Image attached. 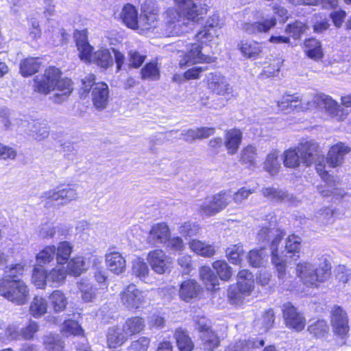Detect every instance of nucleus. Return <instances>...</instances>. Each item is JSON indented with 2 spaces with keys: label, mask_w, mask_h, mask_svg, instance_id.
I'll use <instances>...</instances> for the list:
<instances>
[{
  "label": "nucleus",
  "mask_w": 351,
  "mask_h": 351,
  "mask_svg": "<svg viewBox=\"0 0 351 351\" xmlns=\"http://www.w3.org/2000/svg\"><path fill=\"white\" fill-rule=\"evenodd\" d=\"M47 309V300L42 297L35 296L30 303L29 313L34 317H38L46 313Z\"/></svg>",
  "instance_id": "nucleus-41"
},
{
  "label": "nucleus",
  "mask_w": 351,
  "mask_h": 351,
  "mask_svg": "<svg viewBox=\"0 0 351 351\" xmlns=\"http://www.w3.org/2000/svg\"><path fill=\"white\" fill-rule=\"evenodd\" d=\"M308 331L317 339L324 337L329 331V326L324 319H318L308 326Z\"/></svg>",
  "instance_id": "nucleus-42"
},
{
  "label": "nucleus",
  "mask_w": 351,
  "mask_h": 351,
  "mask_svg": "<svg viewBox=\"0 0 351 351\" xmlns=\"http://www.w3.org/2000/svg\"><path fill=\"white\" fill-rule=\"evenodd\" d=\"M295 148L300 155L302 163L306 166L311 165L319 155L318 145L313 140L303 139Z\"/></svg>",
  "instance_id": "nucleus-16"
},
{
  "label": "nucleus",
  "mask_w": 351,
  "mask_h": 351,
  "mask_svg": "<svg viewBox=\"0 0 351 351\" xmlns=\"http://www.w3.org/2000/svg\"><path fill=\"white\" fill-rule=\"evenodd\" d=\"M189 246L191 250L202 256L210 257L215 254V246L199 240H192L189 243Z\"/></svg>",
  "instance_id": "nucleus-36"
},
{
  "label": "nucleus",
  "mask_w": 351,
  "mask_h": 351,
  "mask_svg": "<svg viewBox=\"0 0 351 351\" xmlns=\"http://www.w3.org/2000/svg\"><path fill=\"white\" fill-rule=\"evenodd\" d=\"M263 339L239 340L229 346L228 351H252V349L263 346Z\"/></svg>",
  "instance_id": "nucleus-35"
},
{
  "label": "nucleus",
  "mask_w": 351,
  "mask_h": 351,
  "mask_svg": "<svg viewBox=\"0 0 351 351\" xmlns=\"http://www.w3.org/2000/svg\"><path fill=\"white\" fill-rule=\"evenodd\" d=\"M301 157L296 148L289 149L285 151L283 154V164L288 168H296L299 167Z\"/></svg>",
  "instance_id": "nucleus-44"
},
{
  "label": "nucleus",
  "mask_w": 351,
  "mask_h": 351,
  "mask_svg": "<svg viewBox=\"0 0 351 351\" xmlns=\"http://www.w3.org/2000/svg\"><path fill=\"white\" fill-rule=\"evenodd\" d=\"M56 254V246L49 245L41 250L36 256L37 262L39 264H46L51 262Z\"/></svg>",
  "instance_id": "nucleus-57"
},
{
  "label": "nucleus",
  "mask_w": 351,
  "mask_h": 351,
  "mask_svg": "<svg viewBox=\"0 0 351 351\" xmlns=\"http://www.w3.org/2000/svg\"><path fill=\"white\" fill-rule=\"evenodd\" d=\"M150 343L149 339L147 337H141L136 341L131 343L128 351H146Z\"/></svg>",
  "instance_id": "nucleus-64"
},
{
  "label": "nucleus",
  "mask_w": 351,
  "mask_h": 351,
  "mask_svg": "<svg viewBox=\"0 0 351 351\" xmlns=\"http://www.w3.org/2000/svg\"><path fill=\"white\" fill-rule=\"evenodd\" d=\"M171 259L162 250H155V272L165 273L171 267Z\"/></svg>",
  "instance_id": "nucleus-39"
},
{
  "label": "nucleus",
  "mask_w": 351,
  "mask_h": 351,
  "mask_svg": "<svg viewBox=\"0 0 351 351\" xmlns=\"http://www.w3.org/2000/svg\"><path fill=\"white\" fill-rule=\"evenodd\" d=\"M32 282L37 288L42 289L47 283V273L42 267H35L32 274Z\"/></svg>",
  "instance_id": "nucleus-58"
},
{
  "label": "nucleus",
  "mask_w": 351,
  "mask_h": 351,
  "mask_svg": "<svg viewBox=\"0 0 351 351\" xmlns=\"http://www.w3.org/2000/svg\"><path fill=\"white\" fill-rule=\"evenodd\" d=\"M308 29V26L305 23L296 21L287 26L286 32L294 39H298L300 38Z\"/></svg>",
  "instance_id": "nucleus-53"
},
{
  "label": "nucleus",
  "mask_w": 351,
  "mask_h": 351,
  "mask_svg": "<svg viewBox=\"0 0 351 351\" xmlns=\"http://www.w3.org/2000/svg\"><path fill=\"white\" fill-rule=\"evenodd\" d=\"M262 193L264 197L273 200L287 202L291 204H295L296 199L293 195L288 193L278 188L274 187H265L263 188Z\"/></svg>",
  "instance_id": "nucleus-26"
},
{
  "label": "nucleus",
  "mask_w": 351,
  "mask_h": 351,
  "mask_svg": "<svg viewBox=\"0 0 351 351\" xmlns=\"http://www.w3.org/2000/svg\"><path fill=\"white\" fill-rule=\"evenodd\" d=\"M319 193L324 197H328L330 195L343 197L344 195L343 191L339 189L336 184L331 185L326 182L324 186H318Z\"/></svg>",
  "instance_id": "nucleus-59"
},
{
  "label": "nucleus",
  "mask_w": 351,
  "mask_h": 351,
  "mask_svg": "<svg viewBox=\"0 0 351 351\" xmlns=\"http://www.w3.org/2000/svg\"><path fill=\"white\" fill-rule=\"evenodd\" d=\"M66 276V271L63 266H58L47 273V282L56 287L63 283Z\"/></svg>",
  "instance_id": "nucleus-40"
},
{
  "label": "nucleus",
  "mask_w": 351,
  "mask_h": 351,
  "mask_svg": "<svg viewBox=\"0 0 351 351\" xmlns=\"http://www.w3.org/2000/svg\"><path fill=\"white\" fill-rule=\"evenodd\" d=\"M300 243H301V239L295 236L294 234L289 236L286 241L285 246V251L282 252V256H280L279 254V256L280 258H282V259L285 261V264L286 265V260L284 259L285 256H287V254H293V256H295L296 254H298L300 249ZM286 274L284 276L283 278H281L283 280L285 277Z\"/></svg>",
  "instance_id": "nucleus-37"
},
{
  "label": "nucleus",
  "mask_w": 351,
  "mask_h": 351,
  "mask_svg": "<svg viewBox=\"0 0 351 351\" xmlns=\"http://www.w3.org/2000/svg\"><path fill=\"white\" fill-rule=\"evenodd\" d=\"M276 24V19L271 17L259 22H243L241 24V29L247 34L258 35L268 32Z\"/></svg>",
  "instance_id": "nucleus-17"
},
{
  "label": "nucleus",
  "mask_w": 351,
  "mask_h": 351,
  "mask_svg": "<svg viewBox=\"0 0 351 351\" xmlns=\"http://www.w3.org/2000/svg\"><path fill=\"white\" fill-rule=\"evenodd\" d=\"M350 148L343 143L333 145L328 152L326 158L327 163L330 167H336L343 162L344 156L348 154Z\"/></svg>",
  "instance_id": "nucleus-19"
},
{
  "label": "nucleus",
  "mask_w": 351,
  "mask_h": 351,
  "mask_svg": "<svg viewBox=\"0 0 351 351\" xmlns=\"http://www.w3.org/2000/svg\"><path fill=\"white\" fill-rule=\"evenodd\" d=\"M132 273L141 280L145 281L148 277L149 269L143 258H137L133 261Z\"/></svg>",
  "instance_id": "nucleus-49"
},
{
  "label": "nucleus",
  "mask_w": 351,
  "mask_h": 351,
  "mask_svg": "<svg viewBox=\"0 0 351 351\" xmlns=\"http://www.w3.org/2000/svg\"><path fill=\"white\" fill-rule=\"evenodd\" d=\"M226 256L229 261L232 264H239L243 255V245L240 244L231 245L226 251Z\"/></svg>",
  "instance_id": "nucleus-50"
},
{
  "label": "nucleus",
  "mask_w": 351,
  "mask_h": 351,
  "mask_svg": "<svg viewBox=\"0 0 351 351\" xmlns=\"http://www.w3.org/2000/svg\"><path fill=\"white\" fill-rule=\"evenodd\" d=\"M223 25V20L220 19L218 13H215L210 16L206 21L204 29L199 31L196 37L198 40L206 39L207 40H212L213 36L209 32V28L219 27L221 28Z\"/></svg>",
  "instance_id": "nucleus-27"
},
{
  "label": "nucleus",
  "mask_w": 351,
  "mask_h": 351,
  "mask_svg": "<svg viewBox=\"0 0 351 351\" xmlns=\"http://www.w3.org/2000/svg\"><path fill=\"white\" fill-rule=\"evenodd\" d=\"M79 56L84 62H93L102 69H108L113 64V58L109 49L98 50L92 54L93 47L89 45L86 34L76 31L74 33Z\"/></svg>",
  "instance_id": "nucleus-4"
},
{
  "label": "nucleus",
  "mask_w": 351,
  "mask_h": 351,
  "mask_svg": "<svg viewBox=\"0 0 351 351\" xmlns=\"http://www.w3.org/2000/svg\"><path fill=\"white\" fill-rule=\"evenodd\" d=\"M202 291L200 285L194 280L184 281L180 287V298L187 302L198 297Z\"/></svg>",
  "instance_id": "nucleus-21"
},
{
  "label": "nucleus",
  "mask_w": 351,
  "mask_h": 351,
  "mask_svg": "<svg viewBox=\"0 0 351 351\" xmlns=\"http://www.w3.org/2000/svg\"><path fill=\"white\" fill-rule=\"evenodd\" d=\"M254 192L255 189H249L246 187H242L232 195L231 200L232 199L236 204H241L244 200L247 199L250 195Z\"/></svg>",
  "instance_id": "nucleus-63"
},
{
  "label": "nucleus",
  "mask_w": 351,
  "mask_h": 351,
  "mask_svg": "<svg viewBox=\"0 0 351 351\" xmlns=\"http://www.w3.org/2000/svg\"><path fill=\"white\" fill-rule=\"evenodd\" d=\"M169 236V229L166 223H158L155 226V241L166 243Z\"/></svg>",
  "instance_id": "nucleus-60"
},
{
  "label": "nucleus",
  "mask_w": 351,
  "mask_h": 351,
  "mask_svg": "<svg viewBox=\"0 0 351 351\" xmlns=\"http://www.w3.org/2000/svg\"><path fill=\"white\" fill-rule=\"evenodd\" d=\"M254 285L253 274L247 269L241 270L237 276V287H230L228 297L234 303L240 302L242 299L250 295Z\"/></svg>",
  "instance_id": "nucleus-9"
},
{
  "label": "nucleus",
  "mask_w": 351,
  "mask_h": 351,
  "mask_svg": "<svg viewBox=\"0 0 351 351\" xmlns=\"http://www.w3.org/2000/svg\"><path fill=\"white\" fill-rule=\"evenodd\" d=\"M59 227L56 226L53 223H46L39 227L38 234L43 239L51 238L54 237Z\"/></svg>",
  "instance_id": "nucleus-62"
},
{
  "label": "nucleus",
  "mask_w": 351,
  "mask_h": 351,
  "mask_svg": "<svg viewBox=\"0 0 351 351\" xmlns=\"http://www.w3.org/2000/svg\"><path fill=\"white\" fill-rule=\"evenodd\" d=\"M144 327V321L140 317H132L127 319L122 326L123 330L128 338L141 332Z\"/></svg>",
  "instance_id": "nucleus-33"
},
{
  "label": "nucleus",
  "mask_w": 351,
  "mask_h": 351,
  "mask_svg": "<svg viewBox=\"0 0 351 351\" xmlns=\"http://www.w3.org/2000/svg\"><path fill=\"white\" fill-rule=\"evenodd\" d=\"M281 111L306 110L313 108L324 110L327 114L337 121H343L351 108V95L341 97V105H339L330 97L324 94L300 97L298 95H285L282 101L278 102Z\"/></svg>",
  "instance_id": "nucleus-1"
},
{
  "label": "nucleus",
  "mask_w": 351,
  "mask_h": 351,
  "mask_svg": "<svg viewBox=\"0 0 351 351\" xmlns=\"http://www.w3.org/2000/svg\"><path fill=\"white\" fill-rule=\"evenodd\" d=\"M56 93L53 96L54 102L61 103L64 101L72 92V82L68 78H60L55 83Z\"/></svg>",
  "instance_id": "nucleus-24"
},
{
  "label": "nucleus",
  "mask_w": 351,
  "mask_h": 351,
  "mask_svg": "<svg viewBox=\"0 0 351 351\" xmlns=\"http://www.w3.org/2000/svg\"><path fill=\"white\" fill-rule=\"evenodd\" d=\"M39 330V326L35 321H29L28 324L23 328H21V335L22 340H32L34 338L36 333Z\"/></svg>",
  "instance_id": "nucleus-61"
},
{
  "label": "nucleus",
  "mask_w": 351,
  "mask_h": 351,
  "mask_svg": "<svg viewBox=\"0 0 351 351\" xmlns=\"http://www.w3.org/2000/svg\"><path fill=\"white\" fill-rule=\"evenodd\" d=\"M106 263L112 273L120 275L125 271V260L119 252L113 251L106 255Z\"/></svg>",
  "instance_id": "nucleus-20"
},
{
  "label": "nucleus",
  "mask_w": 351,
  "mask_h": 351,
  "mask_svg": "<svg viewBox=\"0 0 351 351\" xmlns=\"http://www.w3.org/2000/svg\"><path fill=\"white\" fill-rule=\"evenodd\" d=\"M274 220L269 222V226H263L257 234V239L260 243L271 242V261L274 265L279 278H283L285 275V264L282 258L279 256L278 245L285 236V232L276 228Z\"/></svg>",
  "instance_id": "nucleus-3"
},
{
  "label": "nucleus",
  "mask_w": 351,
  "mask_h": 351,
  "mask_svg": "<svg viewBox=\"0 0 351 351\" xmlns=\"http://www.w3.org/2000/svg\"><path fill=\"white\" fill-rule=\"evenodd\" d=\"M256 148L252 145H247L241 152L240 161L249 167H254L256 165Z\"/></svg>",
  "instance_id": "nucleus-48"
},
{
  "label": "nucleus",
  "mask_w": 351,
  "mask_h": 351,
  "mask_svg": "<svg viewBox=\"0 0 351 351\" xmlns=\"http://www.w3.org/2000/svg\"><path fill=\"white\" fill-rule=\"evenodd\" d=\"M123 328L111 327L108 330L107 343L110 348H117L122 346L128 339Z\"/></svg>",
  "instance_id": "nucleus-30"
},
{
  "label": "nucleus",
  "mask_w": 351,
  "mask_h": 351,
  "mask_svg": "<svg viewBox=\"0 0 351 351\" xmlns=\"http://www.w3.org/2000/svg\"><path fill=\"white\" fill-rule=\"evenodd\" d=\"M202 48L199 44L195 43L191 45V49L180 60V66L183 67L204 62H208L210 58L204 56L202 53Z\"/></svg>",
  "instance_id": "nucleus-18"
},
{
  "label": "nucleus",
  "mask_w": 351,
  "mask_h": 351,
  "mask_svg": "<svg viewBox=\"0 0 351 351\" xmlns=\"http://www.w3.org/2000/svg\"><path fill=\"white\" fill-rule=\"evenodd\" d=\"M85 269V263L82 256L74 257L68 263L69 272L73 276H80Z\"/></svg>",
  "instance_id": "nucleus-54"
},
{
  "label": "nucleus",
  "mask_w": 351,
  "mask_h": 351,
  "mask_svg": "<svg viewBox=\"0 0 351 351\" xmlns=\"http://www.w3.org/2000/svg\"><path fill=\"white\" fill-rule=\"evenodd\" d=\"M242 132L238 129H231L226 133L225 145L228 154H235L241 143Z\"/></svg>",
  "instance_id": "nucleus-31"
},
{
  "label": "nucleus",
  "mask_w": 351,
  "mask_h": 351,
  "mask_svg": "<svg viewBox=\"0 0 351 351\" xmlns=\"http://www.w3.org/2000/svg\"><path fill=\"white\" fill-rule=\"evenodd\" d=\"M330 266L326 259L319 263L300 262L297 265L296 274L307 287H317L330 276Z\"/></svg>",
  "instance_id": "nucleus-5"
},
{
  "label": "nucleus",
  "mask_w": 351,
  "mask_h": 351,
  "mask_svg": "<svg viewBox=\"0 0 351 351\" xmlns=\"http://www.w3.org/2000/svg\"><path fill=\"white\" fill-rule=\"evenodd\" d=\"M145 296V292L131 284L121 293V302L127 309L133 311L143 304Z\"/></svg>",
  "instance_id": "nucleus-15"
},
{
  "label": "nucleus",
  "mask_w": 351,
  "mask_h": 351,
  "mask_svg": "<svg viewBox=\"0 0 351 351\" xmlns=\"http://www.w3.org/2000/svg\"><path fill=\"white\" fill-rule=\"evenodd\" d=\"M40 64L37 58H27L20 64V72L23 76H29L35 73L39 69Z\"/></svg>",
  "instance_id": "nucleus-47"
},
{
  "label": "nucleus",
  "mask_w": 351,
  "mask_h": 351,
  "mask_svg": "<svg viewBox=\"0 0 351 351\" xmlns=\"http://www.w3.org/2000/svg\"><path fill=\"white\" fill-rule=\"evenodd\" d=\"M61 333L64 336L80 335L83 333V330L79 324L74 320H66L62 325Z\"/></svg>",
  "instance_id": "nucleus-52"
},
{
  "label": "nucleus",
  "mask_w": 351,
  "mask_h": 351,
  "mask_svg": "<svg viewBox=\"0 0 351 351\" xmlns=\"http://www.w3.org/2000/svg\"><path fill=\"white\" fill-rule=\"evenodd\" d=\"M208 88L218 95L226 97V101L232 97V87L227 78L219 73H210L206 76Z\"/></svg>",
  "instance_id": "nucleus-13"
},
{
  "label": "nucleus",
  "mask_w": 351,
  "mask_h": 351,
  "mask_svg": "<svg viewBox=\"0 0 351 351\" xmlns=\"http://www.w3.org/2000/svg\"><path fill=\"white\" fill-rule=\"evenodd\" d=\"M263 165L264 169L271 175H274L278 172L280 163L278 161L277 151L273 150L267 154Z\"/></svg>",
  "instance_id": "nucleus-43"
},
{
  "label": "nucleus",
  "mask_w": 351,
  "mask_h": 351,
  "mask_svg": "<svg viewBox=\"0 0 351 351\" xmlns=\"http://www.w3.org/2000/svg\"><path fill=\"white\" fill-rule=\"evenodd\" d=\"M141 15L140 24L141 31L149 30L154 23V1L153 0H145L141 5Z\"/></svg>",
  "instance_id": "nucleus-25"
},
{
  "label": "nucleus",
  "mask_w": 351,
  "mask_h": 351,
  "mask_svg": "<svg viewBox=\"0 0 351 351\" xmlns=\"http://www.w3.org/2000/svg\"><path fill=\"white\" fill-rule=\"evenodd\" d=\"M219 278L223 280H228L232 275V268L224 261H217L213 264Z\"/></svg>",
  "instance_id": "nucleus-55"
},
{
  "label": "nucleus",
  "mask_w": 351,
  "mask_h": 351,
  "mask_svg": "<svg viewBox=\"0 0 351 351\" xmlns=\"http://www.w3.org/2000/svg\"><path fill=\"white\" fill-rule=\"evenodd\" d=\"M330 324L336 344L345 345L349 337L350 326L346 311L339 306H335L330 312Z\"/></svg>",
  "instance_id": "nucleus-7"
},
{
  "label": "nucleus",
  "mask_w": 351,
  "mask_h": 351,
  "mask_svg": "<svg viewBox=\"0 0 351 351\" xmlns=\"http://www.w3.org/2000/svg\"><path fill=\"white\" fill-rule=\"evenodd\" d=\"M41 197L47 204L62 205L77 199V193L71 185H61L45 191Z\"/></svg>",
  "instance_id": "nucleus-11"
},
{
  "label": "nucleus",
  "mask_w": 351,
  "mask_h": 351,
  "mask_svg": "<svg viewBox=\"0 0 351 351\" xmlns=\"http://www.w3.org/2000/svg\"><path fill=\"white\" fill-rule=\"evenodd\" d=\"M179 19L173 26L177 34L187 32L195 23H198L207 12V5L195 1L176 0Z\"/></svg>",
  "instance_id": "nucleus-2"
},
{
  "label": "nucleus",
  "mask_w": 351,
  "mask_h": 351,
  "mask_svg": "<svg viewBox=\"0 0 351 351\" xmlns=\"http://www.w3.org/2000/svg\"><path fill=\"white\" fill-rule=\"evenodd\" d=\"M73 245L68 241H61L56 247V259L59 265L66 263L73 251Z\"/></svg>",
  "instance_id": "nucleus-34"
},
{
  "label": "nucleus",
  "mask_w": 351,
  "mask_h": 351,
  "mask_svg": "<svg viewBox=\"0 0 351 351\" xmlns=\"http://www.w3.org/2000/svg\"><path fill=\"white\" fill-rule=\"evenodd\" d=\"M61 76V71L56 67H49L43 75H36L34 80L35 91L47 95L56 88L55 83Z\"/></svg>",
  "instance_id": "nucleus-12"
},
{
  "label": "nucleus",
  "mask_w": 351,
  "mask_h": 351,
  "mask_svg": "<svg viewBox=\"0 0 351 351\" xmlns=\"http://www.w3.org/2000/svg\"><path fill=\"white\" fill-rule=\"evenodd\" d=\"M177 346L180 351H191L193 343L185 331L178 329L174 334Z\"/></svg>",
  "instance_id": "nucleus-45"
},
{
  "label": "nucleus",
  "mask_w": 351,
  "mask_h": 351,
  "mask_svg": "<svg viewBox=\"0 0 351 351\" xmlns=\"http://www.w3.org/2000/svg\"><path fill=\"white\" fill-rule=\"evenodd\" d=\"M50 300L56 311H62L66 308L67 304L66 299L60 291L56 290L53 291L50 296Z\"/></svg>",
  "instance_id": "nucleus-56"
},
{
  "label": "nucleus",
  "mask_w": 351,
  "mask_h": 351,
  "mask_svg": "<svg viewBox=\"0 0 351 351\" xmlns=\"http://www.w3.org/2000/svg\"><path fill=\"white\" fill-rule=\"evenodd\" d=\"M198 330L201 335L200 337L203 342L204 349L213 350L218 346L219 341L217 335L210 328V326L206 324L198 323Z\"/></svg>",
  "instance_id": "nucleus-23"
},
{
  "label": "nucleus",
  "mask_w": 351,
  "mask_h": 351,
  "mask_svg": "<svg viewBox=\"0 0 351 351\" xmlns=\"http://www.w3.org/2000/svg\"><path fill=\"white\" fill-rule=\"evenodd\" d=\"M267 254L263 248L250 251L248 260L250 264L254 267H258L263 265L265 262Z\"/></svg>",
  "instance_id": "nucleus-51"
},
{
  "label": "nucleus",
  "mask_w": 351,
  "mask_h": 351,
  "mask_svg": "<svg viewBox=\"0 0 351 351\" xmlns=\"http://www.w3.org/2000/svg\"><path fill=\"white\" fill-rule=\"evenodd\" d=\"M28 134L37 141H42L49 136V128L43 122L32 121L27 123Z\"/></svg>",
  "instance_id": "nucleus-32"
},
{
  "label": "nucleus",
  "mask_w": 351,
  "mask_h": 351,
  "mask_svg": "<svg viewBox=\"0 0 351 351\" xmlns=\"http://www.w3.org/2000/svg\"><path fill=\"white\" fill-rule=\"evenodd\" d=\"M95 76L89 75L82 80V89L85 93H88L92 89V101L94 106L98 110L105 108L108 102L109 90L106 83L95 82Z\"/></svg>",
  "instance_id": "nucleus-8"
},
{
  "label": "nucleus",
  "mask_w": 351,
  "mask_h": 351,
  "mask_svg": "<svg viewBox=\"0 0 351 351\" xmlns=\"http://www.w3.org/2000/svg\"><path fill=\"white\" fill-rule=\"evenodd\" d=\"M43 343L47 351H61L64 348V342L59 336L51 333L43 337Z\"/></svg>",
  "instance_id": "nucleus-46"
},
{
  "label": "nucleus",
  "mask_w": 351,
  "mask_h": 351,
  "mask_svg": "<svg viewBox=\"0 0 351 351\" xmlns=\"http://www.w3.org/2000/svg\"><path fill=\"white\" fill-rule=\"evenodd\" d=\"M121 19L123 23L129 28L141 29L140 21L138 20V12L132 4H126L122 9Z\"/></svg>",
  "instance_id": "nucleus-22"
},
{
  "label": "nucleus",
  "mask_w": 351,
  "mask_h": 351,
  "mask_svg": "<svg viewBox=\"0 0 351 351\" xmlns=\"http://www.w3.org/2000/svg\"><path fill=\"white\" fill-rule=\"evenodd\" d=\"M285 325L296 332L302 331L306 326V318L291 302H286L282 306Z\"/></svg>",
  "instance_id": "nucleus-14"
},
{
  "label": "nucleus",
  "mask_w": 351,
  "mask_h": 351,
  "mask_svg": "<svg viewBox=\"0 0 351 351\" xmlns=\"http://www.w3.org/2000/svg\"><path fill=\"white\" fill-rule=\"evenodd\" d=\"M232 195L228 191H221L212 197H208L198 204V211L202 215L212 216L224 209L230 202Z\"/></svg>",
  "instance_id": "nucleus-10"
},
{
  "label": "nucleus",
  "mask_w": 351,
  "mask_h": 351,
  "mask_svg": "<svg viewBox=\"0 0 351 351\" xmlns=\"http://www.w3.org/2000/svg\"><path fill=\"white\" fill-rule=\"evenodd\" d=\"M199 276L205 283L207 289L214 290L219 285L218 279L211 269L208 266H202L199 269Z\"/></svg>",
  "instance_id": "nucleus-38"
},
{
  "label": "nucleus",
  "mask_w": 351,
  "mask_h": 351,
  "mask_svg": "<svg viewBox=\"0 0 351 351\" xmlns=\"http://www.w3.org/2000/svg\"><path fill=\"white\" fill-rule=\"evenodd\" d=\"M0 295L19 306L26 304L29 299L27 285L16 275L4 276L0 279Z\"/></svg>",
  "instance_id": "nucleus-6"
},
{
  "label": "nucleus",
  "mask_w": 351,
  "mask_h": 351,
  "mask_svg": "<svg viewBox=\"0 0 351 351\" xmlns=\"http://www.w3.org/2000/svg\"><path fill=\"white\" fill-rule=\"evenodd\" d=\"M237 47L242 55L247 58L256 59L263 50L261 44L248 40H241Z\"/></svg>",
  "instance_id": "nucleus-28"
},
{
  "label": "nucleus",
  "mask_w": 351,
  "mask_h": 351,
  "mask_svg": "<svg viewBox=\"0 0 351 351\" xmlns=\"http://www.w3.org/2000/svg\"><path fill=\"white\" fill-rule=\"evenodd\" d=\"M303 49L306 55L314 60H319L324 56L321 43L315 38L305 40Z\"/></svg>",
  "instance_id": "nucleus-29"
}]
</instances>
